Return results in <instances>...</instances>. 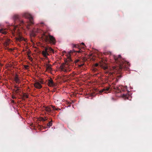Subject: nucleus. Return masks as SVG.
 Masks as SVG:
<instances>
[{"instance_id": "2f4dec72", "label": "nucleus", "mask_w": 152, "mask_h": 152, "mask_svg": "<svg viewBox=\"0 0 152 152\" xmlns=\"http://www.w3.org/2000/svg\"><path fill=\"white\" fill-rule=\"evenodd\" d=\"M79 61V60H77L76 61V63H78Z\"/></svg>"}, {"instance_id": "f8f14e48", "label": "nucleus", "mask_w": 152, "mask_h": 152, "mask_svg": "<svg viewBox=\"0 0 152 152\" xmlns=\"http://www.w3.org/2000/svg\"><path fill=\"white\" fill-rule=\"evenodd\" d=\"M44 110L48 113H50L52 110L51 107L49 106H45Z\"/></svg>"}, {"instance_id": "c85d7f7f", "label": "nucleus", "mask_w": 152, "mask_h": 152, "mask_svg": "<svg viewBox=\"0 0 152 152\" xmlns=\"http://www.w3.org/2000/svg\"><path fill=\"white\" fill-rule=\"evenodd\" d=\"M98 65H99V64H97V63L96 64H95V66L96 67H97V66H98Z\"/></svg>"}, {"instance_id": "f3484780", "label": "nucleus", "mask_w": 152, "mask_h": 152, "mask_svg": "<svg viewBox=\"0 0 152 152\" xmlns=\"http://www.w3.org/2000/svg\"><path fill=\"white\" fill-rule=\"evenodd\" d=\"M0 33H1L4 34H6L7 33V32L4 30L1 29L0 30Z\"/></svg>"}, {"instance_id": "9d476101", "label": "nucleus", "mask_w": 152, "mask_h": 152, "mask_svg": "<svg viewBox=\"0 0 152 152\" xmlns=\"http://www.w3.org/2000/svg\"><path fill=\"white\" fill-rule=\"evenodd\" d=\"M14 80L17 83L19 84L20 83V80L18 77V75L16 74L14 78Z\"/></svg>"}, {"instance_id": "cd10ccee", "label": "nucleus", "mask_w": 152, "mask_h": 152, "mask_svg": "<svg viewBox=\"0 0 152 152\" xmlns=\"http://www.w3.org/2000/svg\"><path fill=\"white\" fill-rule=\"evenodd\" d=\"M76 52L78 53H80L81 52V50H80L79 51H76Z\"/></svg>"}, {"instance_id": "a878e982", "label": "nucleus", "mask_w": 152, "mask_h": 152, "mask_svg": "<svg viewBox=\"0 0 152 152\" xmlns=\"http://www.w3.org/2000/svg\"><path fill=\"white\" fill-rule=\"evenodd\" d=\"M24 68L26 69H27L28 67V66L27 65H25L24 66Z\"/></svg>"}, {"instance_id": "1a4fd4ad", "label": "nucleus", "mask_w": 152, "mask_h": 152, "mask_svg": "<svg viewBox=\"0 0 152 152\" xmlns=\"http://www.w3.org/2000/svg\"><path fill=\"white\" fill-rule=\"evenodd\" d=\"M110 88L109 87H105L100 91V93H102L103 92L104 93H107L109 92Z\"/></svg>"}, {"instance_id": "393cba45", "label": "nucleus", "mask_w": 152, "mask_h": 152, "mask_svg": "<svg viewBox=\"0 0 152 152\" xmlns=\"http://www.w3.org/2000/svg\"><path fill=\"white\" fill-rule=\"evenodd\" d=\"M23 96L26 98H28V96L27 94H23Z\"/></svg>"}, {"instance_id": "bb28decb", "label": "nucleus", "mask_w": 152, "mask_h": 152, "mask_svg": "<svg viewBox=\"0 0 152 152\" xmlns=\"http://www.w3.org/2000/svg\"><path fill=\"white\" fill-rule=\"evenodd\" d=\"M14 87L15 88H16L17 89H18L19 88V87L17 85H15L14 86Z\"/></svg>"}, {"instance_id": "7ed1b4c3", "label": "nucleus", "mask_w": 152, "mask_h": 152, "mask_svg": "<svg viewBox=\"0 0 152 152\" xmlns=\"http://www.w3.org/2000/svg\"><path fill=\"white\" fill-rule=\"evenodd\" d=\"M73 52H75V50H70L68 52L67 55V58L65 63L62 64L60 65V68L62 71L64 72H66L71 70V68L72 66L70 65L69 62H70L72 61L70 56L71 55V54Z\"/></svg>"}, {"instance_id": "ddd939ff", "label": "nucleus", "mask_w": 152, "mask_h": 152, "mask_svg": "<svg viewBox=\"0 0 152 152\" xmlns=\"http://www.w3.org/2000/svg\"><path fill=\"white\" fill-rule=\"evenodd\" d=\"M128 92H127V93L126 94H122V97L124 98L125 99H128V98L129 96V95L127 93Z\"/></svg>"}, {"instance_id": "0eeeda50", "label": "nucleus", "mask_w": 152, "mask_h": 152, "mask_svg": "<svg viewBox=\"0 0 152 152\" xmlns=\"http://www.w3.org/2000/svg\"><path fill=\"white\" fill-rule=\"evenodd\" d=\"M100 66L102 68L105 70V73H109L108 67L105 63L103 62L102 63H100Z\"/></svg>"}, {"instance_id": "412c9836", "label": "nucleus", "mask_w": 152, "mask_h": 152, "mask_svg": "<svg viewBox=\"0 0 152 152\" xmlns=\"http://www.w3.org/2000/svg\"><path fill=\"white\" fill-rule=\"evenodd\" d=\"M27 55H28V57L29 58V60H30L31 61H32L33 60L32 58L30 56H29L28 53Z\"/></svg>"}, {"instance_id": "c9c22d12", "label": "nucleus", "mask_w": 152, "mask_h": 152, "mask_svg": "<svg viewBox=\"0 0 152 152\" xmlns=\"http://www.w3.org/2000/svg\"><path fill=\"white\" fill-rule=\"evenodd\" d=\"M110 74H111V73L110 72Z\"/></svg>"}, {"instance_id": "f704fd0d", "label": "nucleus", "mask_w": 152, "mask_h": 152, "mask_svg": "<svg viewBox=\"0 0 152 152\" xmlns=\"http://www.w3.org/2000/svg\"><path fill=\"white\" fill-rule=\"evenodd\" d=\"M64 52H66L65 51H64Z\"/></svg>"}, {"instance_id": "6e6552de", "label": "nucleus", "mask_w": 152, "mask_h": 152, "mask_svg": "<svg viewBox=\"0 0 152 152\" xmlns=\"http://www.w3.org/2000/svg\"><path fill=\"white\" fill-rule=\"evenodd\" d=\"M48 86L50 87H55L56 86V83H54L52 79L50 78L48 80Z\"/></svg>"}, {"instance_id": "2eb2a0df", "label": "nucleus", "mask_w": 152, "mask_h": 152, "mask_svg": "<svg viewBox=\"0 0 152 152\" xmlns=\"http://www.w3.org/2000/svg\"><path fill=\"white\" fill-rule=\"evenodd\" d=\"M17 39L19 41H22L23 40L25 41L24 38L23 37L19 36L17 38Z\"/></svg>"}, {"instance_id": "39448f33", "label": "nucleus", "mask_w": 152, "mask_h": 152, "mask_svg": "<svg viewBox=\"0 0 152 152\" xmlns=\"http://www.w3.org/2000/svg\"><path fill=\"white\" fill-rule=\"evenodd\" d=\"M54 50L51 47H45V50L42 51V54L46 59H48V58L47 56L49 55L48 52L49 53H54Z\"/></svg>"}, {"instance_id": "c756f323", "label": "nucleus", "mask_w": 152, "mask_h": 152, "mask_svg": "<svg viewBox=\"0 0 152 152\" xmlns=\"http://www.w3.org/2000/svg\"><path fill=\"white\" fill-rule=\"evenodd\" d=\"M12 98H13V99H15L16 98V97L14 96H12Z\"/></svg>"}, {"instance_id": "dca6fc26", "label": "nucleus", "mask_w": 152, "mask_h": 152, "mask_svg": "<svg viewBox=\"0 0 152 152\" xmlns=\"http://www.w3.org/2000/svg\"><path fill=\"white\" fill-rule=\"evenodd\" d=\"M52 125V120H51V121H49V122L47 124V126L48 127H50Z\"/></svg>"}, {"instance_id": "9b49d317", "label": "nucleus", "mask_w": 152, "mask_h": 152, "mask_svg": "<svg viewBox=\"0 0 152 152\" xmlns=\"http://www.w3.org/2000/svg\"><path fill=\"white\" fill-rule=\"evenodd\" d=\"M34 87L40 89L42 87V85L38 82H36L34 84Z\"/></svg>"}, {"instance_id": "4be33fe9", "label": "nucleus", "mask_w": 152, "mask_h": 152, "mask_svg": "<svg viewBox=\"0 0 152 152\" xmlns=\"http://www.w3.org/2000/svg\"><path fill=\"white\" fill-rule=\"evenodd\" d=\"M82 45L83 46H82L81 48H85V44H84V43H81Z\"/></svg>"}, {"instance_id": "a211bd4d", "label": "nucleus", "mask_w": 152, "mask_h": 152, "mask_svg": "<svg viewBox=\"0 0 152 152\" xmlns=\"http://www.w3.org/2000/svg\"><path fill=\"white\" fill-rule=\"evenodd\" d=\"M48 118L47 117H45V118L41 117V120L43 121H45L47 120Z\"/></svg>"}, {"instance_id": "7c9ffc66", "label": "nucleus", "mask_w": 152, "mask_h": 152, "mask_svg": "<svg viewBox=\"0 0 152 152\" xmlns=\"http://www.w3.org/2000/svg\"><path fill=\"white\" fill-rule=\"evenodd\" d=\"M11 103H14V100H11Z\"/></svg>"}, {"instance_id": "20e7f679", "label": "nucleus", "mask_w": 152, "mask_h": 152, "mask_svg": "<svg viewBox=\"0 0 152 152\" xmlns=\"http://www.w3.org/2000/svg\"><path fill=\"white\" fill-rule=\"evenodd\" d=\"M43 36L46 42H48L52 43L53 45L55 44L56 40L55 38L53 36L50 34H49L48 36L47 35L45 34H43Z\"/></svg>"}, {"instance_id": "473e14b6", "label": "nucleus", "mask_w": 152, "mask_h": 152, "mask_svg": "<svg viewBox=\"0 0 152 152\" xmlns=\"http://www.w3.org/2000/svg\"><path fill=\"white\" fill-rule=\"evenodd\" d=\"M6 45H7L8 44H7V42H6Z\"/></svg>"}, {"instance_id": "6ab92c4d", "label": "nucleus", "mask_w": 152, "mask_h": 152, "mask_svg": "<svg viewBox=\"0 0 152 152\" xmlns=\"http://www.w3.org/2000/svg\"><path fill=\"white\" fill-rule=\"evenodd\" d=\"M52 107L53 108V109L54 110H60V109L55 108V107L54 106H52Z\"/></svg>"}, {"instance_id": "b1692460", "label": "nucleus", "mask_w": 152, "mask_h": 152, "mask_svg": "<svg viewBox=\"0 0 152 152\" xmlns=\"http://www.w3.org/2000/svg\"><path fill=\"white\" fill-rule=\"evenodd\" d=\"M84 65V64L83 63L82 64H79L78 65V67H81L83 65Z\"/></svg>"}, {"instance_id": "72a5a7b5", "label": "nucleus", "mask_w": 152, "mask_h": 152, "mask_svg": "<svg viewBox=\"0 0 152 152\" xmlns=\"http://www.w3.org/2000/svg\"><path fill=\"white\" fill-rule=\"evenodd\" d=\"M41 24H44L43 23H41Z\"/></svg>"}, {"instance_id": "423d86ee", "label": "nucleus", "mask_w": 152, "mask_h": 152, "mask_svg": "<svg viewBox=\"0 0 152 152\" xmlns=\"http://www.w3.org/2000/svg\"><path fill=\"white\" fill-rule=\"evenodd\" d=\"M114 91L116 93H119L121 92V91H124L126 90L127 88L126 87H124L121 85L117 86H113L112 87Z\"/></svg>"}, {"instance_id": "f257e3e1", "label": "nucleus", "mask_w": 152, "mask_h": 152, "mask_svg": "<svg viewBox=\"0 0 152 152\" xmlns=\"http://www.w3.org/2000/svg\"><path fill=\"white\" fill-rule=\"evenodd\" d=\"M22 16L23 17L28 19V21L26 22H25L21 20L19 15H15L13 16V19L15 24L17 25L20 26L25 25L27 26L28 28V26L30 25L34 24L33 18L31 15L28 12H25L22 14Z\"/></svg>"}, {"instance_id": "4468645a", "label": "nucleus", "mask_w": 152, "mask_h": 152, "mask_svg": "<svg viewBox=\"0 0 152 152\" xmlns=\"http://www.w3.org/2000/svg\"><path fill=\"white\" fill-rule=\"evenodd\" d=\"M51 65H49L47 64L46 66V68L47 69L49 70L50 71H51L52 70V69L51 67Z\"/></svg>"}, {"instance_id": "5701e85b", "label": "nucleus", "mask_w": 152, "mask_h": 152, "mask_svg": "<svg viewBox=\"0 0 152 152\" xmlns=\"http://www.w3.org/2000/svg\"><path fill=\"white\" fill-rule=\"evenodd\" d=\"M79 45H74L73 46V47H75V48H78L79 47Z\"/></svg>"}, {"instance_id": "f03ea898", "label": "nucleus", "mask_w": 152, "mask_h": 152, "mask_svg": "<svg viewBox=\"0 0 152 152\" xmlns=\"http://www.w3.org/2000/svg\"><path fill=\"white\" fill-rule=\"evenodd\" d=\"M114 58L116 63L120 69L127 70L129 69V63L123 59L120 55L114 56Z\"/></svg>"}, {"instance_id": "aec40b11", "label": "nucleus", "mask_w": 152, "mask_h": 152, "mask_svg": "<svg viewBox=\"0 0 152 152\" xmlns=\"http://www.w3.org/2000/svg\"><path fill=\"white\" fill-rule=\"evenodd\" d=\"M19 88L17 89L16 90H14L15 92L16 93H18L19 92Z\"/></svg>"}]
</instances>
